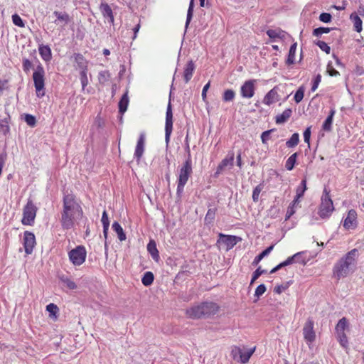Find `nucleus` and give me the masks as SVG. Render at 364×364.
I'll list each match as a JSON object with an SVG mask.
<instances>
[{
	"mask_svg": "<svg viewBox=\"0 0 364 364\" xmlns=\"http://www.w3.org/2000/svg\"><path fill=\"white\" fill-rule=\"evenodd\" d=\"M82 215V209L75 197L71 194L65 195L63 198V210L60 220L63 228H73L77 220L81 219Z\"/></svg>",
	"mask_w": 364,
	"mask_h": 364,
	"instance_id": "f257e3e1",
	"label": "nucleus"
},
{
	"mask_svg": "<svg viewBox=\"0 0 364 364\" xmlns=\"http://www.w3.org/2000/svg\"><path fill=\"white\" fill-rule=\"evenodd\" d=\"M358 255V250L353 249L341 258L333 267V277L340 279L353 273L355 269Z\"/></svg>",
	"mask_w": 364,
	"mask_h": 364,
	"instance_id": "f03ea898",
	"label": "nucleus"
},
{
	"mask_svg": "<svg viewBox=\"0 0 364 364\" xmlns=\"http://www.w3.org/2000/svg\"><path fill=\"white\" fill-rule=\"evenodd\" d=\"M193 173L192 161L191 155L188 154V158L183 163L182 166L178 170V175L177 179V194L181 195L183 190L186 184L187 183L189 178Z\"/></svg>",
	"mask_w": 364,
	"mask_h": 364,
	"instance_id": "7ed1b4c3",
	"label": "nucleus"
},
{
	"mask_svg": "<svg viewBox=\"0 0 364 364\" xmlns=\"http://www.w3.org/2000/svg\"><path fill=\"white\" fill-rule=\"evenodd\" d=\"M33 80L38 97L45 95V70L41 65H38L33 73Z\"/></svg>",
	"mask_w": 364,
	"mask_h": 364,
	"instance_id": "20e7f679",
	"label": "nucleus"
},
{
	"mask_svg": "<svg viewBox=\"0 0 364 364\" xmlns=\"http://www.w3.org/2000/svg\"><path fill=\"white\" fill-rule=\"evenodd\" d=\"M334 210L333 201L330 198L329 192L326 188L323 191L321 203L318 208V214L322 219H328Z\"/></svg>",
	"mask_w": 364,
	"mask_h": 364,
	"instance_id": "39448f33",
	"label": "nucleus"
},
{
	"mask_svg": "<svg viewBox=\"0 0 364 364\" xmlns=\"http://www.w3.org/2000/svg\"><path fill=\"white\" fill-rule=\"evenodd\" d=\"M70 262L75 267L82 265L86 260L87 251L84 246L78 245L68 252Z\"/></svg>",
	"mask_w": 364,
	"mask_h": 364,
	"instance_id": "423d86ee",
	"label": "nucleus"
},
{
	"mask_svg": "<svg viewBox=\"0 0 364 364\" xmlns=\"http://www.w3.org/2000/svg\"><path fill=\"white\" fill-rule=\"evenodd\" d=\"M38 208L31 200H28L23 210L21 222L25 225H32L36 216Z\"/></svg>",
	"mask_w": 364,
	"mask_h": 364,
	"instance_id": "0eeeda50",
	"label": "nucleus"
},
{
	"mask_svg": "<svg viewBox=\"0 0 364 364\" xmlns=\"http://www.w3.org/2000/svg\"><path fill=\"white\" fill-rule=\"evenodd\" d=\"M173 129V113L171 102H168L166 112V122H165V141L166 146L168 145L170 137Z\"/></svg>",
	"mask_w": 364,
	"mask_h": 364,
	"instance_id": "6e6552de",
	"label": "nucleus"
},
{
	"mask_svg": "<svg viewBox=\"0 0 364 364\" xmlns=\"http://www.w3.org/2000/svg\"><path fill=\"white\" fill-rule=\"evenodd\" d=\"M257 80H246L240 87V95L242 98L250 99L255 92V85Z\"/></svg>",
	"mask_w": 364,
	"mask_h": 364,
	"instance_id": "1a4fd4ad",
	"label": "nucleus"
},
{
	"mask_svg": "<svg viewBox=\"0 0 364 364\" xmlns=\"http://www.w3.org/2000/svg\"><path fill=\"white\" fill-rule=\"evenodd\" d=\"M314 321L309 318L303 328V336L304 338L306 341V343L310 345L316 339V333L314 330Z\"/></svg>",
	"mask_w": 364,
	"mask_h": 364,
	"instance_id": "9d476101",
	"label": "nucleus"
},
{
	"mask_svg": "<svg viewBox=\"0 0 364 364\" xmlns=\"http://www.w3.org/2000/svg\"><path fill=\"white\" fill-rule=\"evenodd\" d=\"M36 245V237L33 232L26 231L23 235V246L27 255L32 253Z\"/></svg>",
	"mask_w": 364,
	"mask_h": 364,
	"instance_id": "9b49d317",
	"label": "nucleus"
},
{
	"mask_svg": "<svg viewBox=\"0 0 364 364\" xmlns=\"http://www.w3.org/2000/svg\"><path fill=\"white\" fill-rule=\"evenodd\" d=\"M357 213L355 210H350L343 220V227L347 230H353L357 227Z\"/></svg>",
	"mask_w": 364,
	"mask_h": 364,
	"instance_id": "f8f14e48",
	"label": "nucleus"
},
{
	"mask_svg": "<svg viewBox=\"0 0 364 364\" xmlns=\"http://www.w3.org/2000/svg\"><path fill=\"white\" fill-rule=\"evenodd\" d=\"M200 310L203 312V317L210 316L215 314L218 311V306L214 302L205 301L200 304Z\"/></svg>",
	"mask_w": 364,
	"mask_h": 364,
	"instance_id": "ddd939ff",
	"label": "nucleus"
},
{
	"mask_svg": "<svg viewBox=\"0 0 364 364\" xmlns=\"http://www.w3.org/2000/svg\"><path fill=\"white\" fill-rule=\"evenodd\" d=\"M238 242V237L233 235H225L223 233L219 234L218 242L224 244L226 250L232 249Z\"/></svg>",
	"mask_w": 364,
	"mask_h": 364,
	"instance_id": "4468645a",
	"label": "nucleus"
},
{
	"mask_svg": "<svg viewBox=\"0 0 364 364\" xmlns=\"http://www.w3.org/2000/svg\"><path fill=\"white\" fill-rule=\"evenodd\" d=\"M278 87H274L269 90L264 97L262 102L266 105H271L279 100V95L278 93Z\"/></svg>",
	"mask_w": 364,
	"mask_h": 364,
	"instance_id": "2eb2a0df",
	"label": "nucleus"
},
{
	"mask_svg": "<svg viewBox=\"0 0 364 364\" xmlns=\"http://www.w3.org/2000/svg\"><path fill=\"white\" fill-rule=\"evenodd\" d=\"M146 136L144 133H141L136 143L134 151V157L139 161L143 156L145 148Z\"/></svg>",
	"mask_w": 364,
	"mask_h": 364,
	"instance_id": "dca6fc26",
	"label": "nucleus"
},
{
	"mask_svg": "<svg viewBox=\"0 0 364 364\" xmlns=\"http://www.w3.org/2000/svg\"><path fill=\"white\" fill-rule=\"evenodd\" d=\"M234 163V154H229L217 167L215 174L221 173L226 168H232Z\"/></svg>",
	"mask_w": 364,
	"mask_h": 364,
	"instance_id": "f3484780",
	"label": "nucleus"
},
{
	"mask_svg": "<svg viewBox=\"0 0 364 364\" xmlns=\"http://www.w3.org/2000/svg\"><path fill=\"white\" fill-rule=\"evenodd\" d=\"M100 10L102 16L108 18L110 23H114V18L111 7L105 2H102L100 6Z\"/></svg>",
	"mask_w": 364,
	"mask_h": 364,
	"instance_id": "a211bd4d",
	"label": "nucleus"
},
{
	"mask_svg": "<svg viewBox=\"0 0 364 364\" xmlns=\"http://www.w3.org/2000/svg\"><path fill=\"white\" fill-rule=\"evenodd\" d=\"M186 314L190 318H200L203 317V312L200 310V304L194 305L186 309Z\"/></svg>",
	"mask_w": 364,
	"mask_h": 364,
	"instance_id": "6ab92c4d",
	"label": "nucleus"
},
{
	"mask_svg": "<svg viewBox=\"0 0 364 364\" xmlns=\"http://www.w3.org/2000/svg\"><path fill=\"white\" fill-rule=\"evenodd\" d=\"M38 52L41 57L44 61H50L52 58V52L50 48L48 45H39Z\"/></svg>",
	"mask_w": 364,
	"mask_h": 364,
	"instance_id": "aec40b11",
	"label": "nucleus"
},
{
	"mask_svg": "<svg viewBox=\"0 0 364 364\" xmlns=\"http://www.w3.org/2000/svg\"><path fill=\"white\" fill-rule=\"evenodd\" d=\"M195 69L196 66L193 60H189L183 70V78L186 83L191 80Z\"/></svg>",
	"mask_w": 364,
	"mask_h": 364,
	"instance_id": "412c9836",
	"label": "nucleus"
},
{
	"mask_svg": "<svg viewBox=\"0 0 364 364\" xmlns=\"http://www.w3.org/2000/svg\"><path fill=\"white\" fill-rule=\"evenodd\" d=\"M267 34L271 39L274 41L277 39H284L286 36V32L279 28L269 29L267 31Z\"/></svg>",
	"mask_w": 364,
	"mask_h": 364,
	"instance_id": "4be33fe9",
	"label": "nucleus"
},
{
	"mask_svg": "<svg viewBox=\"0 0 364 364\" xmlns=\"http://www.w3.org/2000/svg\"><path fill=\"white\" fill-rule=\"evenodd\" d=\"M292 110L290 108L286 109L282 114L275 117V122L278 124L285 123L291 116Z\"/></svg>",
	"mask_w": 364,
	"mask_h": 364,
	"instance_id": "5701e85b",
	"label": "nucleus"
},
{
	"mask_svg": "<svg viewBox=\"0 0 364 364\" xmlns=\"http://www.w3.org/2000/svg\"><path fill=\"white\" fill-rule=\"evenodd\" d=\"M53 15L56 17V19L54 21L56 25H59L60 23H64V25H65L70 20L69 15L65 12L55 11Z\"/></svg>",
	"mask_w": 364,
	"mask_h": 364,
	"instance_id": "b1692460",
	"label": "nucleus"
},
{
	"mask_svg": "<svg viewBox=\"0 0 364 364\" xmlns=\"http://www.w3.org/2000/svg\"><path fill=\"white\" fill-rule=\"evenodd\" d=\"M335 114H336V109L334 108H332L330 110L328 116L327 117V118L323 123L322 129L324 131L330 132L331 130L333 119V117H334Z\"/></svg>",
	"mask_w": 364,
	"mask_h": 364,
	"instance_id": "393cba45",
	"label": "nucleus"
},
{
	"mask_svg": "<svg viewBox=\"0 0 364 364\" xmlns=\"http://www.w3.org/2000/svg\"><path fill=\"white\" fill-rule=\"evenodd\" d=\"M350 19L353 23V27L355 31L357 32H360L363 29L362 25L363 21L360 19V18L358 16V14L357 13H353L351 14L350 16Z\"/></svg>",
	"mask_w": 364,
	"mask_h": 364,
	"instance_id": "a878e982",
	"label": "nucleus"
},
{
	"mask_svg": "<svg viewBox=\"0 0 364 364\" xmlns=\"http://www.w3.org/2000/svg\"><path fill=\"white\" fill-rule=\"evenodd\" d=\"M147 250L155 261H158L159 258V251L154 241L151 240L147 245Z\"/></svg>",
	"mask_w": 364,
	"mask_h": 364,
	"instance_id": "bb28decb",
	"label": "nucleus"
},
{
	"mask_svg": "<svg viewBox=\"0 0 364 364\" xmlns=\"http://www.w3.org/2000/svg\"><path fill=\"white\" fill-rule=\"evenodd\" d=\"M112 229L117 234L118 238L120 241L126 240V235L124 232L122 226L117 222L113 223Z\"/></svg>",
	"mask_w": 364,
	"mask_h": 364,
	"instance_id": "cd10ccee",
	"label": "nucleus"
},
{
	"mask_svg": "<svg viewBox=\"0 0 364 364\" xmlns=\"http://www.w3.org/2000/svg\"><path fill=\"white\" fill-rule=\"evenodd\" d=\"M129 104V97L127 92H126L122 97L119 102V112L123 114L126 112Z\"/></svg>",
	"mask_w": 364,
	"mask_h": 364,
	"instance_id": "c85d7f7f",
	"label": "nucleus"
},
{
	"mask_svg": "<svg viewBox=\"0 0 364 364\" xmlns=\"http://www.w3.org/2000/svg\"><path fill=\"white\" fill-rule=\"evenodd\" d=\"M255 351V347L247 349L245 350H242V355H240V361L242 363H247Z\"/></svg>",
	"mask_w": 364,
	"mask_h": 364,
	"instance_id": "c756f323",
	"label": "nucleus"
},
{
	"mask_svg": "<svg viewBox=\"0 0 364 364\" xmlns=\"http://www.w3.org/2000/svg\"><path fill=\"white\" fill-rule=\"evenodd\" d=\"M299 200L294 198V200L289 205L286 213V220H289L296 212V207Z\"/></svg>",
	"mask_w": 364,
	"mask_h": 364,
	"instance_id": "7c9ffc66",
	"label": "nucleus"
},
{
	"mask_svg": "<svg viewBox=\"0 0 364 364\" xmlns=\"http://www.w3.org/2000/svg\"><path fill=\"white\" fill-rule=\"evenodd\" d=\"M306 190V180L303 179L300 185L297 187L296 191L295 198L299 200V199L304 196V192Z\"/></svg>",
	"mask_w": 364,
	"mask_h": 364,
	"instance_id": "2f4dec72",
	"label": "nucleus"
},
{
	"mask_svg": "<svg viewBox=\"0 0 364 364\" xmlns=\"http://www.w3.org/2000/svg\"><path fill=\"white\" fill-rule=\"evenodd\" d=\"M304 252H299L296 254H294L291 257H294L291 260V264L294 262L305 264L306 263V257H304Z\"/></svg>",
	"mask_w": 364,
	"mask_h": 364,
	"instance_id": "473e14b6",
	"label": "nucleus"
},
{
	"mask_svg": "<svg viewBox=\"0 0 364 364\" xmlns=\"http://www.w3.org/2000/svg\"><path fill=\"white\" fill-rule=\"evenodd\" d=\"M60 280L69 289H75L77 288V285L75 282L70 279L69 277L63 275L60 277Z\"/></svg>",
	"mask_w": 364,
	"mask_h": 364,
	"instance_id": "72a5a7b5",
	"label": "nucleus"
},
{
	"mask_svg": "<svg viewBox=\"0 0 364 364\" xmlns=\"http://www.w3.org/2000/svg\"><path fill=\"white\" fill-rule=\"evenodd\" d=\"M296 50V43H294L291 46L289 50L288 58L287 60V63L288 65H291L294 63Z\"/></svg>",
	"mask_w": 364,
	"mask_h": 364,
	"instance_id": "f704fd0d",
	"label": "nucleus"
},
{
	"mask_svg": "<svg viewBox=\"0 0 364 364\" xmlns=\"http://www.w3.org/2000/svg\"><path fill=\"white\" fill-rule=\"evenodd\" d=\"M274 245L268 247L254 259L253 264H257L264 257L267 256L273 250Z\"/></svg>",
	"mask_w": 364,
	"mask_h": 364,
	"instance_id": "c9c22d12",
	"label": "nucleus"
},
{
	"mask_svg": "<svg viewBox=\"0 0 364 364\" xmlns=\"http://www.w3.org/2000/svg\"><path fill=\"white\" fill-rule=\"evenodd\" d=\"M58 307L57 305L51 303L46 306V311L49 313V316L51 318L56 319L57 314L58 312Z\"/></svg>",
	"mask_w": 364,
	"mask_h": 364,
	"instance_id": "e433bc0d",
	"label": "nucleus"
},
{
	"mask_svg": "<svg viewBox=\"0 0 364 364\" xmlns=\"http://www.w3.org/2000/svg\"><path fill=\"white\" fill-rule=\"evenodd\" d=\"M154 279V277L153 273L151 272H146L144 273L141 279V282L144 286L149 287L153 283Z\"/></svg>",
	"mask_w": 364,
	"mask_h": 364,
	"instance_id": "4c0bfd02",
	"label": "nucleus"
},
{
	"mask_svg": "<svg viewBox=\"0 0 364 364\" xmlns=\"http://www.w3.org/2000/svg\"><path fill=\"white\" fill-rule=\"evenodd\" d=\"M297 156H298V154L294 153L292 155H291L287 160L286 164H285V167L288 171H291L294 168L296 161Z\"/></svg>",
	"mask_w": 364,
	"mask_h": 364,
	"instance_id": "58836bf2",
	"label": "nucleus"
},
{
	"mask_svg": "<svg viewBox=\"0 0 364 364\" xmlns=\"http://www.w3.org/2000/svg\"><path fill=\"white\" fill-rule=\"evenodd\" d=\"M299 141V135L298 133H294L291 135V138L286 142V145L289 148H292L296 146Z\"/></svg>",
	"mask_w": 364,
	"mask_h": 364,
	"instance_id": "ea45409f",
	"label": "nucleus"
},
{
	"mask_svg": "<svg viewBox=\"0 0 364 364\" xmlns=\"http://www.w3.org/2000/svg\"><path fill=\"white\" fill-rule=\"evenodd\" d=\"M347 326H348L347 319L345 317L341 318L338 321V323H337V325L336 326V333H341V332H344L346 328L347 327Z\"/></svg>",
	"mask_w": 364,
	"mask_h": 364,
	"instance_id": "a19ab883",
	"label": "nucleus"
},
{
	"mask_svg": "<svg viewBox=\"0 0 364 364\" xmlns=\"http://www.w3.org/2000/svg\"><path fill=\"white\" fill-rule=\"evenodd\" d=\"M75 61L82 70L86 69L87 63L82 55L77 53L75 55Z\"/></svg>",
	"mask_w": 364,
	"mask_h": 364,
	"instance_id": "79ce46f5",
	"label": "nucleus"
},
{
	"mask_svg": "<svg viewBox=\"0 0 364 364\" xmlns=\"http://www.w3.org/2000/svg\"><path fill=\"white\" fill-rule=\"evenodd\" d=\"M235 97V92L232 90H226L223 95V100L225 102H231Z\"/></svg>",
	"mask_w": 364,
	"mask_h": 364,
	"instance_id": "37998d69",
	"label": "nucleus"
},
{
	"mask_svg": "<svg viewBox=\"0 0 364 364\" xmlns=\"http://www.w3.org/2000/svg\"><path fill=\"white\" fill-rule=\"evenodd\" d=\"M193 6H194V4H193V0H191L190 1V4H189V6H188V12H187V17H186V28L188 27V26L189 25L191 19H192V17H193Z\"/></svg>",
	"mask_w": 364,
	"mask_h": 364,
	"instance_id": "c03bdc74",
	"label": "nucleus"
},
{
	"mask_svg": "<svg viewBox=\"0 0 364 364\" xmlns=\"http://www.w3.org/2000/svg\"><path fill=\"white\" fill-rule=\"evenodd\" d=\"M305 89L301 86L296 92L294 99L296 103H299L304 98Z\"/></svg>",
	"mask_w": 364,
	"mask_h": 364,
	"instance_id": "a18cd8bd",
	"label": "nucleus"
},
{
	"mask_svg": "<svg viewBox=\"0 0 364 364\" xmlns=\"http://www.w3.org/2000/svg\"><path fill=\"white\" fill-rule=\"evenodd\" d=\"M80 82L82 85V90H85V87L88 85V79L87 76V70L86 69L82 70L80 71Z\"/></svg>",
	"mask_w": 364,
	"mask_h": 364,
	"instance_id": "49530a36",
	"label": "nucleus"
},
{
	"mask_svg": "<svg viewBox=\"0 0 364 364\" xmlns=\"http://www.w3.org/2000/svg\"><path fill=\"white\" fill-rule=\"evenodd\" d=\"M242 349L237 346H234L231 350V355L235 360H240Z\"/></svg>",
	"mask_w": 364,
	"mask_h": 364,
	"instance_id": "de8ad7c7",
	"label": "nucleus"
},
{
	"mask_svg": "<svg viewBox=\"0 0 364 364\" xmlns=\"http://www.w3.org/2000/svg\"><path fill=\"white\" fill-rule=\"evenodd\" d=\"M12 21L13 23L20 28H23L25 26V23L22 18L16 14L12 15Z\"/></svg>",
	"mask_w": 364,
	"mask_h": 364,
	"instance_id": "09e8293b",
	"label": "nucleus"
},
{
	"mask_svg": "<svg viewBox=\"0 0 364 364\" xmlns=\"http://www.w3.org/2000/svg\"><path fill=\"white\" fill-rule=\"evenodd\" d=\"M331 31L329 28L319 27L316 28L313 31V35L315 36H321L323 33H328Z\"/></svg>",
	"mask_w": 364,
	"mask_h": 364,
	"instance_id": "8fccbe9b",
	"label": "nucleus"
},
{
	"mask_svg": "<svg viewBox=\"0 0 364 364\" xmlns=\"http://www.w3.org/2000/svg\"><path fill=\"white\" fill-rule=\"evenodd\" d=\"M316 46L319 47V48L325 52L327 54H329L331 52V48L328 46L326 43L322 41H318L315 43Z\"/></svg>",
	"mask_w": 364,
	"mask_h": 364,
	"instance_id": "3c124183",
	"label": "nucleus"
},
{
	"mask_svg": "<svg viewBox=\"0 0 364 364\" xmlns=\"http://www.w3.org/2000/svg\"><path fill=\"white\" fill-rule=\"evenodd\" d=\"M215 212L216 210L215 209H208L205 217V221L208 223H212L215 218Z\"/></svg>",
	"mask_w": 364,
	"mask_h": 364,
	"instance_id": "603ef678",
	"label": "nucleus"
},
{
	"mask_svg": "<svg viewBox=\"0 0 364 364\" xmlns=\"http://www.w3.org/2000/svg\"><path fill=\"white\" fill-rule=\"evenodd\" d=\"M337 336L340 342V344L343 348H346L348 346V339L345 332L337 333Z\"/></svg>",
	"mask_w": 364,
	"mask_h": 364,
	"instance_id": "864d4df0",
	"label": "nucleus"
},
{
	"mask_svg": "<svg viewBox=\"0 0 364 364\" xmlns=\"http://www.w3.org/2000/svg\"><path fill=\"white\" fill-rule=\"evenodd\" d=\"M326 72L330 76L336 77L340 75L339 72L334 69L332 63L329 62L327 65Z\"/></svg>",
	"mask_w": 364,
	"mask_h": 364,
	"instance_id": "5fc2aeb1",
	"label": "nucleus"
},
{
	"mask_svg": "<svg viewBox=\"0 0 364 364\" xmlns=\"http://www.w3.org/2000/svg\"><path fill=\"white\" fill-rule=\"evenodd\" d=\"M24 120L30 127H34L36 123V117L31 114H26L24 117Z\"/></svg>",
	"mask_w": 364,
	"mask_h": 364,
	"instance_id": "6e6d98bb",
	"label": "nucleus"
},
{
	"mask_svg": "<svg viewBox=\"0 0 364 364\" xmlns=\"http://www.w3.org/2000/svg\"><path fill=\"white\" fill-rule=\"evenodd\" d=\"M262 188L261 185H258L254 188L253 192H252V200L255 202L258 201L259 196L262 191Z\"/></svg>",
	"mask_w": 364,
	"mask_h": 364,
	"instance_id": "4d7b16f0",
	"label": "nucleus"
},
{
	"mask_svg": "<svg viewBox=\"0 0 364 364\" xmlns=\"http://www.w3.org/2000/svg\"><path fill=\"white\" fill-rule=\"evenodd\" d=\"M265 272V270L261 269L260 267H258L253 273L252 277L251 279L250 284L254 283L259 276H261L262 274Z\"/></svg>",
	"mask_w": 364,
	"mask_h": 364,
	"instance_id": "13d9d810",
	"label": "nucleus"
},
{
	"mask_svg": "<svg viewBox=\"0 0 364 364\" xmlns=\"http://www.w3.org/2000/svg\"><path fill=\"white\" fill-rule=\"evenodd\" d=\"M321 81V75L320 74H318L314 79V81L312 83V86H311V89L312 92H314L316 90Z\"/></svg>",
	"mask_w": 364,
	"mask_h": 364,
	"instance_id": "bf43d9fd",
	"label": "nucleus"
},
{
	"mask_svg": "<svg viewBox=\"0 0 364 364\" xmlns=\"http://www.w3.org/2000/svg\"><path fill=\"white\" fill-rule=\"evenodd\" d=\"M266 291V287L264 284L259 285L255 290V296L257 297H259L262 296Z\"/></svg>",
	"mask_w": 364,
	"mask_h": 364,
	"instance_id": "052dcab7",
	"label": "nucleus"
},
{
	"mask_svg": "<svg viewBox=\"0 0 364 364\" xmlns=\"http://www.w3.org/2000/svg\"><path fill=\"white\" fill-rule=\"evenodd\" d=\"M319 20L324 23H328L331 20V16L328 13H322L319 16Z\"/></svg>",
	"mask_w": 364,
	"mask_h": 364,
	"instance_id": "680f3d73",
	"label": "nucleus"
},
{
	"mask_svg": "<svg viewBox=\"0 0 364 364\" xmlns=\"http://www.w3.org/2000/svg\"><path fill=\"white\" fill-rule=\"evenodd\" d=\"M311 127H307L304 132V140L309 145L310 144Z\"/></svg>",
	"mask_w": 364,
	"mask_h": 364,
	"instance_id": "e2e57ef3",
	"label": "nucleus"
},
{
	"mask_svg": "<svg viewBox=\"0 0 364 364\" xmlns=\"http://www.w3.org/2000/svg\"><path fill=\"white\" fill-rule=\"evenodd\" d=\"M101 221L103 227H109V220L106 210H104L102 213Z\"/></svg>",
	"mask_w": 364,
	"mask_h": 364,
	"instance_id": "0e129e2a",
	"label": "nucleus"
},
{
	"mask_svg": "<svg viewBox=\"0 0 364 364\" xmlns=\"http://www.w3.org/2000/svg\"><path fill=\"white\" fill-rule=\"evenodd\" d=\"M32 68V63L28 59L23 60V68L25 72H28Z\"/></svg>",
	"mask_w": 364,
	"mask_h": 364,
	"instance_id": "69168bd1",
	"label": "nucleus"
},
{
	"mask_svg": "<svg viewBox=\"0 0 364 364\" xmlns=\"http://www.w3.org/2000/svg\"><path fill=\"white\" fill-rule=\"evenodd\" d=\"M210 82H208L207 84L205 85V86L203 88L201 97H202V99L203 101L206 100V97H207L206 95H207V92H208V89L210 88Z\"/></svg>",
	"mask_w": 364,
	"mask_h": 364,
	"instance_id": "338daca9",
	"label": "nucleus"
},
{
	"mask_svg": "<svg viewBox=\"0 0 364 364\" xmlns=\"http://www.w3.org/2000/svg\"><path fill=\"white\" fill-rule=\"evenodd\" d=\"M271 132H272L271 130H268V131H265V132H262V134L261 135V139H262V143L265 144L269 139V136H270Z\"/></svg>",
	"mask_w": 364,
	"mask_h": 364,
	"instance_id": "774afa93",
	"label": "nucleus"
}]
</instances>
